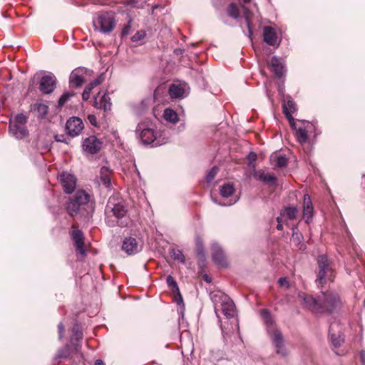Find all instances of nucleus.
I'll return each instance as SVG.
<instances>
[{
	"label": "nucleus",
	"mask_w": 365,
	"mask_h": 365,
	"mask_svg": "<svg viewBox=\"0 0 365 365\" xmlns=\"http://www.w3.org/2000/svg\"><path fill=\"white\" fill-rule=\"evenodd\" d=\"M71 355V347L70 345H66L63 348L59 349L56 354V359H63L70 357Z\"/></svg>",
	"instance_id": "c9c22d12"
},
{
	"label": "nucleus",
	"mask_w": 365,
	"mask_h": 365,
	"mask_svg": "<svg viewBox=\"0 0 365 365\" xmlns=\"http://www.w3.org/2000/svg\"><path fill=\"white\" fill-rule=\"evenodd\" d=\"M73 96V93H65L59 98L58 105V107L61 108L64 104Z\"/></svg>",
	"instance_id": "a19ab883"
},
{
	"label": "nucleus",
	"mask_w": 365,
	"mask_h": 365,
	"mask_svg": "<svg viewBox=\"0 0 365 365\" xmlns=\"http://www.w3.org/2000/svg\"><path fill=\"white\" fill-rule=\"evenodd\" d=\"M331 329V327H330ZM329 334L333 344L335 346H339L341 344V339L339 337H335L334 334H331V329H329Z\"/></svg>",
	"instance_id": "de8ad7c7"
},
{
	"label": "nucleus",
	"mask_w": 365,
	"mask_h": 365,
	"mask_svg": "<svg viewBox=\"0 0 365 365\" xmlns=\"http://www.w3.org/2000/svg\"><path fill=\"white\" fill-rule=\"evenodd\" d=\"M287 119L288 120L289 123V125L291 126V128L293 129V130H297V126H296V123L294 122V118L292 117V115H290L288 112L286 113V116Z\"/></svg>",
	"instance_id": "49530a36"
},
{
	"label": "nucleus",
	"mask_w": 365,
	"mask_h": 365,
	"mask_svg": "<svg viewBox=\"0 0 365 365\" xmlns=\"http://www.w3.org/2000/svg\"><path fill=\"white\" fill-rule=\"evenodd\" d=\"M242 10H243V16H244V18L245 19V21L247 23L248 31L250 33V35H252V29L251 27V21L252 19L253 14L248 8H247L245 6H242Z\"/></svg>",
	"instance_id": "7c9ffc66"
},
{
	"label": "nucleus",
	"mask_w": 365,
	"mask_h": 365,
	"mask_svg": "<svg viewBox=\"0 0 365 365\" xmlns=\"http://www.w3.org/2000/svg\"><path fill=\"white\" fill-rule=\"evenodd\" d=\"M146 36V33L144 30L138 31L132 37L131 41L133 42H138L143 40Z\"/></svg>",
	"instance_id": "ea45409f"
},
{
	"label": "nucleus",
	"mask_w": 365,
	"mask_h": 365,
	"mask_svg": "<svg viewBox=\"0 0 365 365\" xmlns=\"http://www.w3.org/2000/svg\"><path fill=\"white\" fill-rule=\"evenodd\" d=\"M218 172V168L217 167H213L207 173L206 176V180L207 182H210L216 176Z\"/></svg>",
	"instance_id": "c03bdc74"
},
{
	"label": "nucleus",
	"mask_w": 365,
	"mask_h": 365,
	"mask_svg": "<svg viewBox=\"0 0 365 365\" xmlns=\"http://www.w3.org/2000/svg\"><path fill=\"white\" fill-rule=\"evenodd\" d=\"M55 86L56 79L53 76L45 75L41 78L39 89L42 93L49 94L53 91Z\"/></svg>",
	"instance_id": "2eb2a0df"
},
{
	"label": "nucleus",
	"mask_w": 365,
	"mask_h": 365,
	"mask_svg": "<svg viewBox=\"0 0 365 365\" xmlns=\"http://www.w3.org/2000/svg\"><path fill=\"white\" fill-rule=\"evenodd\" d=\"M83 334L81 330L80 327L76 324L72 328V335L71 337V341L73 343L74 341H79L83 339Z\"/></svg>",
	"instance_id": "f704fd0d"
},
{
	"label": "nucleus",
	"mask_w": 365,
	"mask_h": 365,
	"mask_svg": "<svg viewBox=\"0 0 365 365\" xmlns=\"http://www.w3.org/2000/svg\"><path fill=\"white\" fill-rule=\"evenodd\" d=\"M93 24L96 31L103 34L111 32L115 26L113 14L109 12L98 14L93 19Z\"/></svg>",
	"instance_id": "20e7f679"
},
{
	"label": "nucleus",
	"mask_w": 365,
	"mask_h": 365,
	"mask_svg": "<svg viewBox=\"0 0 365 365\" xmlns=\"http://www.w3.org/2000/svg\"><path fill=\"white\" fill-rule=\"evenodd\" d=\"M257 154L254 152H250L247 155V160L249 161V165L251 166L252 163L255 162L257 160Z\"/></svg>",
	"instance_id": "8fccbe9b"
},
{
	"label": "nucleus",
	"mask_w": 365,
	"mask_h": 365,
	"mask_svg": "<svg viewBox=\"0 0 365 365\" xmlns=\"http://www.w3.org/2000/svg\"><path fill=\"white\" fill-rule=\"evenodd\" d=\"M195 250L197 255L200 257H204L205 252L202 240L200 238L195 240Z\"/></svg>",
	"instance_id": "58836bf2"
},
{
	"label": "nucleus",
	"mask_w": 365,
	"mask_h": 365,
	"mask_svg": "<svg viewBox=\"0 0 365 365\" xmlns=\"http://www.w3.org/2000/svg\"><path fill=\"white\" fill-rule=\"evenodd\" d=\"M27 122V117L24 114H18L14 119V120H11L10 123H16L18 124L24 125Z\"/></svg>",
	"instance_id": "79ce46f5"
},
{
	"label": "nucleus",
	"mask_w": 365,
	"mask_h": 365,
	"mask_svg": "<svg viewBox=\"0 0 365 365\" xmlns=\"http://www.w3.org/2000/svg\"><path fill=\"white\" fill-rule=\"evenodd\" d=\"M211 250L215 263L221 267H227L228 262L222 248L218 245L214 244L212 245Z\"/></svg>",
	"instance_id": "4468645a"
},
{
	"label": "nucleus",
	"mask_w": 365,
	"mask_h": 365,
	"mask_svg": "<svg viewBox=\"0 0 365 365\" xmlns=\"http://www.w3.org/2000/svg\"><path fill=\"white\" fill-rule=\"evenodd\" d=\"M270 162L274 168H284L287 165L288 160L284 155L274 153L270 156Z\"/></svg>",
	"instance_id": "5701e85b"
},
{
	"label": "nucleus",
	"mask_w": 365,
	"mask_h": 365,
	"mask_svg": "<svg viewBox=\"0 0 365 365\" xmlns=\"http://www.w3.org/2000/svg\"><path fill=\"white\" fill-rule=\"evenodd\" d=\"M88 120H89L90 123L95 126V127H97L98 126V123H97V119H96V117L95 115H93V114H90L88 115Z\"/></svg>",
	"instance_id": "864d4df0"
},
{
	"label": "nucleus",
	"mask_w": 365,
	"mask_h": 365,
	"mask_svg": "<svg viewBox=\"0 0 365 365\" xmlns=\"http://www.w3.org/2000/svg\"><path fill=\"white\" fill-rule=\"evenodd\" d=\"M277 229L278 230H283V225H282L283 219L279 216L277 218Z\"/></svg>",
	"instance_id": "4d7b16f0"
},
{
	"label": "nucleus",
	"mask_w": 365,
	"mask_h": 365,
	"mask_svg": "<svg viewBox=\"0 0 365 365\" xmlns=\"http://www.w3.org/2000/svg\"><path fill=\"white\" fill-rule=\"evenodd\" d=\"M37 110L42 115H46L48 113V106L45 104L40 103L37 106Z\"/></svg>",
	"instance_id": "a18cd8bd"
},
{
	"label": "nucleus",
	"mask_w": 365,
	"mask_h": 365,
	"mask_svg": "<svg viewBox=\"0 0 365 365\" xmlns=\"http://www.w3.org/2000/svg\"><path fill=\"white\" fill-rule=\"evenodd\" d=\"M111 175L112 170L106 166L101 168L100 170V180L106 188H110L111 186Z\"/></svg>",
	"instance_id": "b1692460"
},
{
	"label": "nucleus",
	"mask_w": 365,
	"mask_h": 365,
	"mask_svg": "<svg viewBox=\"0 0 365 365\" xmlns=\"http://www.w3.org/2000/svg\"><path fill=\"white\" fill-rule=\"evenodd\" d=\"M131 29V20H130L127 25L124 26L122 31V36H126L129 34L130 30Z\"/></svg>",
	"instance_id": "603ef678"
},
{
	"label": "nucleus",
	"mask_w": 365,
	"mask_h": 365,
	"mask_svg": "<svg viewBox=\"0 0 365 365\" xmlns=\"http://www.w3.org/2000/svg\"><path fill=\"white\" fill-rule=\"evenodd\" d=\"M91 90L90 88H88L87 86L84 89L83 93H82V98L83 101H87L90 98Z\"/></svg>",
	"instance_id": "3c124183"
},
{
	"label": "nucleus",
	"mask_w": 365,
	"mask_h": 365,
	"mask_svg": "<svg viewBox=\"0 0 365 365\" xmlns=\"http://www.w3.org/2000/svg\"><path fill=\"white\" fill-rule=\"evenodd\" d=\"M71 197L78 202L83 209H86V206L93 209V202H91V195L85 190H79Z\"/></svg>",
	"instance_id": "dca6fc26"
},
{
	"label": "nucleus",
	"mask_w": 365,
	"mask_h": 365,
	"mask_svg": "<svg viewBox=\"0 0 365 365\" xmlns=\"http://www.w3.org/2000/svg\"><path fill=\"white\" fill-rule=\"evenodd\" d=\"M84 128L83 123L80 118H70L66 125L67 133L71 137H76L80 135Z\"/></svg>",
	"instance_id": "1a4fd4ad"
},
{
	"label": "nucleus",
	"mask_w": 365,
	"mask_h": 365,
	"mask_svg": "<svg viewBox=\"0 0 365 365\" xmlns=\"http://www.w3.org/2000/svg\"><path fill=\"white\" fill-rule=\"evenodd\" d=\"M245 4H248L251 0H243Z\"/></svg>",
	"instance_id": "680f3d73"
},
{
	"label": "nucleus",
	"mask_w": 365,
	"mask_h": 365,
	"mask_svg": "<svg viewBox=\"0 0 365 365\" xmlns=\"http://www.w3.org/2000/svg\"><path fill=\"white\" fill-rule=\"evenodd\" d=\"M283 113L286 116V113L288 112L290 115H292L297 110V105L293 100L289 99L286 103L283 104Z\"/></svg>",
	"instance_id": "2f4dec72"
},
{
	"label": "nucleus",
	"mask_w": 365,
	"mask_h": 365,
	"mask_svg": "<svg viewBox=\"0 0 365 365\" xmlns=\"http://www.w3.org/2000/svg\"><path fill=\"white\" fill-rule=\"evenodd\" d=\"M254 177L264 183L274 185L277 178L274 175L266 173L263 170H259L254 173Z\"/></svg>",
	"instance_id": "412c9836"
},
{
	"label": "nucleus",
	"mask_w": 365,
	"mask_h": 365,
	"mask_svg": "<svg viewBox=\"0 0 365 365\" xmlns=\"http://www.w3.org/2000/svg\"><path fill=\"white\" fill-rule=\"evenodd\" d=\"M128 210L122 199L116 196H110L105 209L106 220L110 227L118 225L127 227L128 221L126 219Z\"/></svg>",
	"instance_id": "f03ea898"
},
{
	"label": "nucleus",
	"mask_w": 365,
	"mask_h": 365,
	"mask_svg": "<svg viewBox=\"0 0 365 365\" xmlns=\"http://www.w3.org/2000/svg\"><path fill=\"white\" fill-rule=\"evenodd\" d=\"M261 316L264 319L265 323L267 324H272V320L270 313L267 309H262L261 310Z\"/></svg>",
	"instance_id": "37998d69"
},
{
	"label": "nucleus",
	"mask_w": 365,
	"mask_h": 365,
	"mask_svg": "<svg viewBox=\"0 0 365 365\" xmlns=\"http://www.w3.org/2000/svg\"><path fill=\"white\" fill-rule=\"evenodd\" d=\"M314 207L310 197L304 195L303 201V218L306 223L309 224L312 219Z\"/></svg>",
	"instance_id": "6ab92c4d"
},
{
	"label": "nucleus",
	"mask_w": 365,
	"mask_h": 365,
	"mask_svg": "<svg viewBox=\"0 0 365 365\" xmlns=\"http://www.w3.org/2000/svg\"><path fill=\"white\" fill-rule=\"evenodd\" d=\"M72 228L73 229L70 232V235L73 241L74 246L76 250L83 256L86 255V249L85 246V237L83 232L78 229L76 224H73Z\"/></svg>",
	"instance_id": "0eeeda50"
},
{
	"label": "nucleus",
	"mask_w": 365,
	"mask_h": 365,
	"mask_svg": "<svg viewBox=\"0 0 365 365\" xmlns=\"http://www.w3.org/2000/svg\"><path fill=\"white\" fill-rule=\"evenodd\" d=\"M303 126L299 127L295 133V137L300 144H304L307 141L308 133L314 130L313 123L308 121H302Z\"/></svg>",
	"instance_id": "9b49d317"
},
{
	"label": "nucleus",
	"mask_w": 365,
	"mask_h": 365,
	"mask_svg": "<svg viewBox=\"0 0 365 365\" xmlns=\"http://www.w3.org/2000/svg\"><path fill=\"white\" fill-rule=\"evenodd\" d=\"M81 69L74 70L70 76V85L72 87H80L84 82V77L80 73L82 72Z\"/></svg>",
	"instance_id": "a878e982"
},
{
	"label": "nucleus",
	"mask_w": 365,
	"mask_h": 365,
	"mask_svg": "<svg viewBox=\"0 0 365 365\" xmlns=\"http://www.w3.org/2000/svg\"><path fill=\"white\" fill-rule=\"evenodd\" d=\"M235 191V187L231 182H226L220 187V192L222 197H230Z\"/></svg>",
	"instance_id": "c85d7f7f"
},
{
	"label": "nucleus",
	"mask_w": 365,
	"mask_h": 365,
	"mask_svg": "<svg viewBox=\"0 0 365 365\" xmlns=\"http://www.w3.org/2000/svg\"><path fill=\"white\" fill-rule=\"evenodd\" d=\"M360 359L363 365H365V351L360 352Z\"/></svg>",
	"instance_id": "bf43d9fd"
},
{
	"label": "nucleus",
	"mask_w": 365,
	"mask_h": 365,
	"mask_svg": "<svg viewBox=\"0 0 365 365\" xmlns=\"http://www.w3.org/2000/svg\"><path fill=\"white\" fill-rule=\"evenodd\" d=\"M58 336L59 339H62L64 332H65V327L62 323H59L58 325Z\"/></svg>",
	"instance_id": "5fc2aeb1"
},
{
	"label": "nucleus",
	"mask_w": 365,
	"mask_h": 365,
	"mask_svg": "<svg viewBox=\"0 0 365 365\" xmlns=\"http://www.w3.org/2000/svg\"><path fill=\"white\" fill-rule=\"evenodd\" d=\"M135 132L143 144H153V146H157L160 144L157 140L156 133L153 129L148 127L145 123H139L137 125Z\"/></svg>",
	"instance_id": "423d86ee"
},
{
	"label": "nucleus",
	"mask_w": 365,
	"mask_h": 365,
	"mask_svg": "<svg viewBox=\"0 0 365 365\" xmlns=\"http://www.w3.org/2000/svg\"><path fill=\"white\" fill-rule=\"evenodd\" d=\"M9 129L10 133L17 139H22L29 134L25 125L16 123H10Z\"/></svg>",
	"instance_id": "aec40b11"
},
{
	"label": "nucleus",
	"mask_w": 365,
	"mask_h": 365,
	"mask_svg": "<svg viewBox=\"0 0 365 365\" xmlns=\"http://www.w3.org/2000/svg\"><path fill=\"white\" fill-rule=\"evenodd\" d=\"M227 14L229 16L237 19L240 16V10L237 5L235 3H231L227 8Z\"/></svg>",
	"instance_id": "473e14b6"
},
{
	"label": "nucleus",
	"mask_w": 365,
	"mask_h": 365,
	"mask_svg": "<svg viewBox=\"0 0 365 365\" xmlns=\"http://www.w3.org/2000/svg\"><path fill=\"white\" fill-rule=\"evenodd\" d=\"M278 283L281 287H286L288 289L289 287V282L287 277H281L278 280Z\"/></svg>",
	"instance_id": "09e8293b"
},
{
	"label": "nucleus",
	"mask_w": 365,
	"mask_h": 365,
	"mask_svg": "<svg viewBox=\"0 0 365 365\" xmlns=\"http://www.w3.org/2000/svg\"><path fill=\"white\" fill-rule=\"evenodd\" d=\"M298 215V210L296 207H287L282 210L280 212V217L287 220H294Z\"/></svg>",
	"instance_id": "cd10ccee"
},
{
	"label": "nucleus",
	"mask_w": 365,
	"mask_h": 365,
	"mask_svg": "<svg viewBox=\"0 0 365 365\" xmlns=\"http://www.w3.org/2000/svg\"><path fill=\"white\" fill-rule=\"evenodd\" d=\"M81 210L84 209L70 197L66 204V210L68 214L71 217H76Z\"/></svg>",
	"instance_id": "4be33fe9"
},
{
	"label": "nucleus",
	"mask_w": 365,
	"mask_h": 365,
	"mask_svg": "<svg viewBox=\"0 0 365 365\" xmlns=\"http://www.w3.org/2000/svg\"><path fill=\"white\" fill-rule=\"evenodd\" d=\"M213 301L215 302V310L216 313L218 311H221L227 318L234 317L235 313V304L227 296L222 294H215L213 296Z\"/></svg>",
	"instance_id": "39448f33"
},
{
	"label": "nucleus",
	"mask_w": 365,
	"mask_h": 365,
	"mask_svg": "<svg viewBox=\"0 0 365 365\" xmlns=\"http://www.w3.org/2000/svg\"><path fill=\"white\" fill-rule=\"evenodd\" d=\"M272 339L273 344L277 349V353L282 356H287V352L284 347V341L282 333L279 330L275 329L272 333Z\"/></svg>",
	"instance_id": "f3484780"
},
{
	"label": "nucleus",
	"mask_w": 365,
	"mask_h": 365,
	"mask_svg": "<svg viewBox=\"0 0 365 365\" xmlns=\"http://www.w3.org/2000/svg\"><path fill=\"white\" fill-rule=\"evenodd\" d=\"M122 250L128 255H133L141 250V246L138 244L135 238L128 237L123 241Z\"/></svg>",
	"instance_id": "f8f14e48"
},
{
	"label": "nucleus",
	"mask_w": 365,
	"mask_h": 365,
	"mask_svg": "<svg viewBox=\"0 0 365 365\" xmlns=\"http://www.w3.org/2000/svg\"><path fill=\"white\" fill-rule=\"evenodd\" d=\"M95 365H104V363L101 359H97L95 362Z\"/></svg>",
	"instance_id": "052dcab7"
},
{
	"label": "nucleus",
	"mask_w": 365,
	"mask_h": 365,
	"mask_svg": "<svg viewBox=\"0 0 365 365\" xmlns=\"http://www.w3.org/2000/svg\"><path fill=\"white\" fill-rule=\"evenodd\" d=\"M166 281H167L168 286L170 287L171 291L174 294H177V296H176L177 302H182V297L180 293L179 287H178V284H177L175 279H174V277L169 275L167 277Z\"/></svg>",
	"instance_id": "bb28decb"
},
{
	"label": "nucleus",
	"mask_w": 365,
	"mask_h": 365,
	"mask_svg": "<svg viewBox=\"0 0 365 365\" xmlns=\"http://www.w3.org/2000/svg\"><path fill=\"white\" fill-rule=\"evenodd\" d=\"M277 35L276 31L272 26H266L263 28V39L269 46H279L277 43Z\"/></svg>",
	"instance_id": "a211bd4d"
},
{
	"label": "nucleus",
	"mask_w": 365,
	"mask_h": 365,
	"mask_svg": "<svg viewBox=\"0 0 365 365\" xmlns=\"http://www.w3.org/2000/svg\"><path fill=\"white\" fill-rule=\"evenodd\" d=\"M269 68L277 78L282 77L284 74V66L277 57L274 56L272 58L269 63Z\"/></svg>",
	"instance_id": "393cba45"
},
{
	"label": "nucleus",
	"mask_w": 365,
	"mask_h": 365,
	"mask_svg": "<svg viewBox=\"0 0 365 365\" xmlns=\"http://www.w3.org/2000/svg\"><path fill=\"white\" fill-rule=\"evenodd\" d=\"M299 297L303 299L304 305L316 313L331 314L342 306L339 295L333 292H322L317 297L306 293L300 294Z\"/></svg>",
	"instance_id": "f257e3e1"
},
{
	"label": "nucleus",
	"mask_w": 365,
	"mask_h": 365,
	"mask_svg": "<svg viewBox=\"0 0 365 365\" xmlns=\"http://www.w3.org/2000/svg\"><path fill=\"white\" fill-rule=\"evenodd\" d=\"M102 143L95 135L83 140L82 147L84 151L91 154L97 153L101 148Z\"/></svg>",
	"instance_id": "9d476101"
},
{
	"label": "nucleus",
	"mask_w": 365,
	"mask_h": 365,
	"mask_svg": "<svg viewBox=\"0 0 365 365\" xmlns=\"http://www.w3.org/2000/svg\"><path fill=\"white\" fill-rule=\"evenodd\" d=\"M318 273L317 282L323 287L327 282H332L335 278V271L331 260L327 256L322 255L317 258Z\"/></svg>",
	"instance_id": "7ed1b4c3"
},
{
	"label": "nucleus",
	"mask_w": 365,
	"mask_h": 365,
	"mask_svg": "<svg viewBox=\"0 0 365 365\" xmlns=\"http://www.w3.org/2000/svg\"><path fill=\"white\" fill-rule=\"evenodd\" d=\"M170 256L174 259L178 260L182 264H184L185 262V257L183 253L180 250H176V249H173L170 252Z\"/></svg>",
	"instance_id": "e433bc0d"
},
{
	"label": "nucleus",
	"mask_w": 365,
	"mask_h": 365,
	"mask_svg": "<svg viewBox=\"0 0 365 365\" xmlns=\"http://www.w3.org/2000/svg\"><path fill=\"white\" fill-rule=\"evenodd\" d=\"M58 178L66 193L71 194L75 190L77 179L74 175L63 171L59 175Z\"/></svg>",
	"instance_id": "6e6552de"
},
{
	"label": "nucleus",
	"mask_w": 365,
	"mask_h": 365,
	"mask_svg": "<svg viewBox=\"0 0 365 365\" xmlns=\"http://www.w3.org/2000/svg\"><path fill=\"white\" fill-rule=\"evenodd\" d=\"M54 138L57 142H66V138L63 135H56Z\"/></svg>",
	"instance_id": "13d9d810"
},
{
	"label": "nucleus",
	"mask_w": 365,
	"mask_h": 365,
	"mask_svg": "<svg viewBox=\"0 0 365 365\" xmlns=\"http://www.w3.org/2000/svg\"><path fill=\"white\" fill-rule=\"evenodd\" d=\"M112 103L108 93L101 95L99 92L95 97L93 106L97 109H103L104 112L110 110Z\"/></svg>",
	"instance_id": "ddd939ff"
},
{
	"label": "nucleus",
	"mask_w": 365,
	"mask_h": 365,
	"mask_svg": "<svg viewBox=\"0 0 365 365\" xmlns=\"http://www.w3.org/2000/svg\"><path fill=\"white\" fill-rule=\"evenodd\" d=\"M184 89L180 85L172 84L169 88V94L172 98H178L183 96Z\"/></svg>",
	"instance_id": "c756f323"
},
{
	"label": "nucleus",
	"mask_w": 365,
	"mask_h": 365,
	"mask_svg": "<svg viewBox=\"0 0 365 365\" xmlns=\"http://www.w3.org/2000/svg\"><path fill=\"white\" fill-rule=\"evenodd\" d=\"M73 351H75L76 354H79L80 355L81 354V352H80V349H81V344L78 343V341H76V343H74L73 342Z\"/></svg>",
	"instance_id": "6e6d98bb"
},
{
	"label": "nucleus",
	"mask_w": 365,
	"mask_h": 365,
	"mask_svg": "<svg viewBox=\"0 0 365 365\" xmlns=\"http://www.w3.org/2000/svg\"><path fill=\"white\" fill-rule=\"evenodd\" d=\"M105 79V77H104V74L103 73H101V75H99L96 79H94L93 81H91L88 86L87 87L88 88H90L91 90L92 91L95 87H96L97 86L100 85L101 83H103V81H104Z\"/></svg>",
	"instance_id": "4c0bfd02"
},
{
	"label": "nucleus",
	"mask_w": 365,
	"mask_h": 365,
	"mask_svg": "<svg viewBox=\"0 0 365 365\" xmlns=\"http://www.w3.org/2000/svg\"><path fill=\"white\" fill-rule=\"evenodd\" d=\"M205 281H206V282H210V280H208V277H207V276H205Z\"/></svg>",
	"instance_id": "e2e57ef3"
},
{
	"label": "nucleus",
	"mask_w": 365,
	"mask_h": 365,
	"mask_svg": "<svg viewBox=\"0 0 365 365\" xmlns=\"http://www.w3.org/2000/svg\"><path fill=\"white\" fill-rule=\"evenodd\" d=\"M163 117L165 120L171 123H176L178 120L176 112L171 108H166L164 110Z\"/></svg>",
	"instance_id": "72a5a7b5"
}]
</instances>
